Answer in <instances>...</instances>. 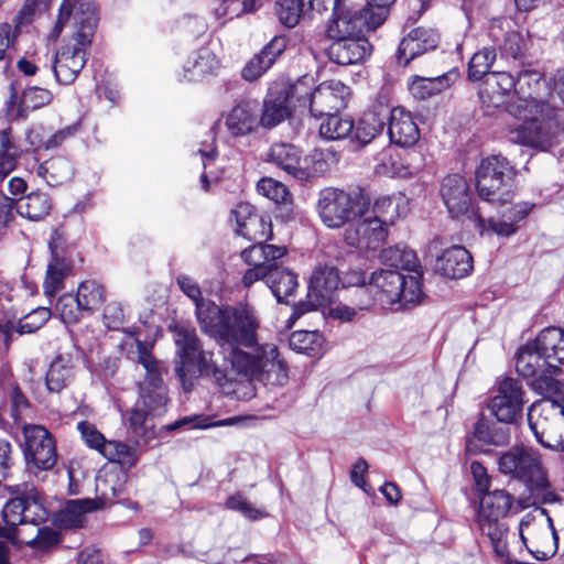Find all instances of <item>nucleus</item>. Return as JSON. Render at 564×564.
Instances as JSON below:
<instances>
[{
	"label": "nucleus",
	"instance_id": "45",
	"mask_svg": "<svg viewBox=\"0 0 564 564\" xmlns=\"http://www.w3.org/2000/svg\"><path fill=\"white\" fill-rule=\"evenodd\" d=\"M384 124V119L377 112L367 111L358 120L357 124H354V139L361 145H366L382 133Z\"/></svg>",
	"mask_w": 564,
	"mask_h": 564
},
{
	"label": "nucleus",
	"instance_id": "11",
	"mask_svg": "<svg viewBox=\"0 0 564 564\" xmlns=\"http://www.w3.org/2000/svg\"><path fill=\"white\" fill-rule=\"evenodd\" d=\"M393 207V200L390 197L378 199L373 206V216L357 217L356 220L345 230V241L357 248L376 249L388 236V212L386 209Z\"/></svg>",
	"mask_w": 564,
	"mask_h": 564
},
{
	"label": "nucleus",
	"instance_id": "59",
	"mask_svg": "<svg viewBox=\"0 0 564 564\" xmlns=\"http://www.w3.org/2000/svg\"><path fill=\"white\" fill-rule=\"evenodd\" d=\"M56 310L65 324H76L82 318L83 312H86L78 297L72 294L62 295L57 301Z\"/></svg>",
	"mask_w": 564,
	"mask_h": 564
},
{
	"label": "nucleus",
	"instance_id": "39",
	"mask_svg": "<svg viewBox=\"0 0 564 564\" xmlns=\"http://www.w3.org/2000/svg\"><path fill=\"white\" fill-rule=\"evenodd\" d=\"M51 198L46 193L36 191L15 202V209L22 217L30 220H41L50 214Z\"/></svg>",
	"mask_w": 564,
	"mask_h": 564
},
{
	"label": "nucleus",
	"instance_id": "30",
	"mask_svg": "<svg viewBox=\"0 0 564 564\" xmlns=\"http://www.w3.org/2000/svg\"><path fill=\"white\" fill-rule=\"evenodd\" d=\"M267 286L279 303L289 304L288 297L294 295L299 288L297 275L290 269L275 264L269 271Z\"/></svg>",
	"mask_w": 564,
	"mask_h": 564
},
{
	"label": "nucleus",
	"instance_id": "55",
	"mask_svg": "<svg viewBox=\"0 0 564 564\" xmlns=\"http://www.w3.org/2000/svg\"><path fill=\"white\" fill-rule=\"evenodd\" d=\"M257 191L262 196L274 202L278 205L288 206L291 204L292 195L286 186L271 177H263L257 184Z\"/></svg>",
	"mask_w": 564,
	"mask_h": 564
},
{
	"label": "nucleus",
	"instance_id": "51",
	"mask_svg": "<svg viewBox=\"0 0 564 564\" xmlns=\"http://www.w3.org/2000/svg\"><path fill=\"white\" fill-rule=\"evenodd\" d=\"M334 158L333 152L314 150L310 155L303 158V176L300 180H308L325 174L329 170V159Z\"/></svg>",
	"mask_w": 564,
	"mask_h": 564
},
{
	"label": "nucleus",
	"instance_id": "31",
	"mask_svg": "<svg viewBox=\"0 0 564 564\" xmlns=\"http://www.w3.org/2000/svg\"><path fill=\"white\" fill-rule=\"evenodd\" d=\"M457 78V73L447 72L434 77L413 76L409 90L416 99H426L447 89Z\"/></svg>",
	"mask_w": 564,
	"mask_h": 564
},
{
	"label": "nucleus",
	"instance_id": "15",
	"mask_svg": "<svg viewBox=\"0 0 564 564\" xmlns=\"http://www.w3.org/2000/svg\"><path fill=\"white\" fill-rule=\"evenodd\" d=\"M523 397L521 383L516 379L506 378L500 382L498 393L490 400L488 408L499 422L513 423L521 416Z\"/></svg>",
	"mask_w": 564,
	"mask_h": 564
},
{
	"label": "nucleus",
	"instance_id": "26",
	"mask_svg": "<svg viewBox=\"0 0 564 564\" xmlns=\"http://www.w3.org/2000/svg\"><path fill=\"white\" fill-rule=\"evenodd\" d=\"M516 369L520 376L533 378L545 372L555 373L558 367L542 356L533 343H529L518 350Z\"/></svg>",
	"mask_w": 564,
	"mask_h": 564
},
{
	"label": "nucleus",
	"instance_id": "7",
	"mask_svg": "<svg viewBox=\"0 0 564 564\" xmlns=\"http://www.w3.org/2000/svg\"><path fill=\"white\" fill-rule=\"evenodd\" d=\"M499 470L523 482L531 492L546 495L550 489L547 474L540 454L525 446H513L499 456Z\"/></svg>",
	"mask_w": 564,
	"mask_h": 564
},
{
	"label": "nucleus",
	"instance_id": "20",
	"mask_svg": "<svg viewBox=\"0 0 564 564\" xmlns=\"http://www.w3.org/2000/svg\"><path fill=\"white\" fill-rule=\"evenodd\" d=\"M440 34L432 28H415L404 36L398 47L399 63L408 65L413 58L437 47Z\"/></svg>",
	"mask_w": 564,
	"mask_h": 564
},
{
	"label": "nucleus",
	"instance_id": "16",
	"mask_svg": "<svg viewBox=\"0 0 564 564\" xmlns=\"http://www.w3.org/2000/svg\"><path fill=\"white\" fill-rule=\"evenodd\" d=\"M350 97V88L340 80L321 83L308 97L311 113L318 118L345 108Z\"/></svg>",
	"mask_w": 564,
	"mask_h": 564
},
{
	"label": "nucleus",
	"instance_id": "41",
	"mask_svg": "<svg viewBox=\"0 0 564 564\" xmlns=\"http://www.w3.org/2000/svg\"><path fill=\"white\" fill-rule=\"evenodd\" d=\"M21 155L11 128L0 130V182H2L15 167Z\"/></svg>",
	"mask_w": 564,
	"mask_h": 564
},
{
	"label": "nucleus",
	"instance_id": "50",
	"mask_svg": "<svg viewBox=\"0 0 564 564\" xmlns=\"http://www.w3.org/2000/svg\"><path fill=\"white\" fill-rule=\"evenodd\" d=\"M76 296L85 311L100 307L105 301V288L95 280H86L79 284Z\"/></svg>",
	"mask_w": 564,
	"mask_h": 564
},
{
	"label": "nucleus",
	"instance_id": "6",
	"mask_svg": "<svg viewBox=\"0 0 564 564\" xmlns=\"http://www.w3.org/2000/svg\"><path fill=\"white\" fill-rule=\"evenodd\" d=\"M516 174L514 166L500 154L482 159L476 170V188L479 197L499 206L511 203Z\"/></svg>",
	"mask_w": 564,
	"mask_h": 564
},
{
	"label": "nucleus",
	"instance_id": "58",
	"mask_svg": "<svg viewBox=\"0 0 564 564\" xmlns=\"http://www.w3.org/2000/svg\"><path fill=\"white\" fill-rule=\"evenodd\" d=\"M323 337L318 332L297 330L290 337V347L306 355L314 354L322 346Z\"/></svg>",
	"mask_w": 564,
	"mask_h": 564
},
{
	"label": "nucleus",
	"instance_id": "47",
	"mask_svg": "<svg viewBox=\"0 0 564 564\" xmlns=\"http://www.w3.org/2000/svg\"><path fill=\"white\" fill-rule=\"evenodd\" d=\"M80 128V123L76 122L70 126H67L63 129H59L55 133H53L51 137H48L45 141H42L40 139V134L35 130H31L26 139L29 143L35 148H43L45 150H52L61 147L64 142L73 138Z\"/></svg>",
	"mask_w": 564,
	"mask_h": 564
},
{
	"label": "nucleus",
	"instance_id": "61",
	"mask_svg": "<svg viewBox=\"0 0 564 564\" xmlns=\"http://www.w3.org/2000/svg\"><path fill=\"white\" fill-rule=\"evenodd\" d=\"M50 185H58L68 181L73 176V165L65 158H55L48 161Z\"/></svg>",
	"mask_w": 564,
	"mask_h": 564
},
{
	"label": "nucleus",
	"instance_id": "18",
	"mask_svg": "<svg viewBox=\"0 0 564 564\" xmlns=\"http://www.w3.org/2000/svg\"><path fill=\"white\" fill-rule=\"evenodd\" d=\"M302 86L303 83L299 82L289 88L270 89L264 99L262 112L259 113L260 126L271 129L286 119L290 113V97L299 96L301 99Z\"/></svg>",
	"mask_w": 564,
	"mask_h": 564
},
{
	"label": "nucleus",
	"instance_id": "19",
	"mask_svg": "<svg viewBox=\"0 0 564 564\" xmlns=\"http://www.w3.org/2000/svg\"><path fill=\"white\" fill-rule=\"evenodd\" d=\"M330 40L326 55L335 64L343 66L360 64L371 54V44L366 37Z\"/></svg>",
	"mask_w": 564,
	"mask_h": 564
},
{
	"label": "nucleus",
	"instance_id": "25",
	"mask_svg": "<svg viewBox=\"0 0 564 564\" xmlns=\"http://www.w3.org/2000/svg\"><path fill=\"white\" fill-rule=\"evenodd\" d=\"M514 88L516 79L510 73L492 72L485 77L478 94L485 106L498 108Z\"/></svg>",
	"mask_w": 564,
	"mask_h": 564
},
{
	"label": "nucleus",
	"instance_id": "14",
	"mask_svg": "<svg viewBox=\"0 0 564 564\" xmlns=\"http://www.w3.org/2000/svg\"><path fill=\"white\" fill-rule=\"evenodd\" d=\"M339 284L340 276L335 267L317 265L310 279L307 301L294 305L293 316L299 318L303 314L329 303Z\"/></svg>",
	"mask_w": 564,
	"mask_h": 564
},
{
	"label": "nucleus",
	"instance_id": "33",
	"mask_svg": "<svg viewBox=\"0 0 564 564\" xmlns=\"http://www.w3.org/2000/svg\"><path fill=\"white\" fill-rule=\"evenodd\" d=\"M269 160L294 178L300 180V176L304 175L302 170L303 158L295 145L273 144L270 149Z\"/></svg>",
	"mask_w": 564,
	"mask_h": 564
},
{
	"label": "nucleus",
	"instance_id": "4",
	"mask_svg": "<svg viewBox=\"0 0 564 564\" xmlns=\"http://www.w3.org/2000/svg\"><path fill=\"white\" fill-rule=\"evenodd\" d=\"M174 341L178 357L175 372L185 392L192 391L200 377L212 379L225 394L235 392L227 370L214 360L213 351L202 349L195 330L176 329Z\"/></svg>",
	"mask_w": 564,
	"mask_h": 564
},
{
	"label": "nucleus",
	"instance_id": "22",
	"mask_svg": "<svg viewBox=\"0 0 564 564\" xmlns=\"http://www.w3.org/2000/svg\"><path fill=\"white\" fill-rule=\"evenodd\" d=\"M473 270V257L469 251L462 246H453L445 249L436 258L435 271L447 279H463Z\"/></svg>",
	"mask_w": 564,
	"mask_h": 564
},
{
	"label": "nucleus",
	"instance_id": "13",
	"mask_svg": "<svg viewBox=\"0 0 564 564\" xmlns=\"http://www.w3.org/2000/svg\"><path fill=\"white\" fill-rule=\"evenodd\" d=\"M441 196L453 218L470 220L478 230L485 229V219L474 208L469 185L463 176H446L441 185Z\"/></svg>",
	"mask_w": 564,
	"mask_h": 564
},
{
	"label": "nucleus",
	"instance_id": "64",
	"mask_svg": "<svg viewBox=\"0 0 564 564\" xmlns=\"http://www.w3.org/2000/svg\"><path fill=\"white\" fill-rule=\"evenodd\" d=\"M395 0H367V6L364 8L366 13L370 15V23L372 25H381L388 17L390 7Z\"/></svg>",
	"mask_w": 564,
	"mask_h": 564
},
{
	"label": "nucleus",
	"instance_id": "21",
	"mask_svg": "<svg viewBox=\"0 0 564 564\" xmlns=\"http://www.w3.org/2000/svg\"><path fill=\"white\" fill-rule=\"evenodd\" d=\"M227 131L232 137H243L253 133L260 127L259 104L243 100L224 115Z\"/></svg>",
	"mask_w": 564,
	"mask_h": 564
},
{
	"label": "nucleus",
	"instance_id": "60",
	"mask_svg": "<svg viewBox=\"0 0 564 564\" xmlns=\"http://www.w3.org/2000/svg\"><path fill=\"white\" fill-rule=\"evenodd\" d=\"M77 430L79 431L83 441L89 448L97 451L99 454L102 453L104 447L107 445L108 441L97 430L95 424L88 421H82L77 424Z\"/></svg>",
	"mask_w": 564,
	"mask_h": 564
},
{
	"label": "nucleus",
	"instance_id": "32",
	"mask_svg": "<svg viewBox=\"0 0 564 564\" xmlns=\"http://www.w3.org/2000/svg\"><path fill=\"white\" fill-rule=\"evenodd\" d=\"M532 343L549 361L564 364V330L562 328L547 327L541 330Z\"/></svg>",
	"mask_w": 564,
	"mask_h": 564
},
{
	"label": "nucleus",
	"instance_id": "34",
	"mask_svg": "<svg viewBox=\"0 0 564 564\" xmlns=\"http://www.w3.org/2000/svg\"><path fill=\"white\" fill-rule=\"evenodd\" d=\"M288 250L283 246L268 245L263 241H254L241 252V258L250 267H274V261L283 258Z\"/></svg>",
	"mask_w": 564,
	"mask_h": 564
},
{
	"label": "nucleus",
	"instance_id": "28",
	"mask_svg": "<svg viewBox=\"0 0 564 564\" xmlns=\"http://www.w3.org/2000/svg\"><path fill=\"white\" fill-rule=\"evenodd\" d=\"M75 378V360L69 355L55 357L45 375V386L51 393H61Z\"/></svg>",
	"mask_w": 564,
	"mask_h": 564
},
{
	"label": "nucleus",
	"instance_id": "24",
	"mask_svg": "<svg viewBox=\"0 0 564 564\" xmlns=\"http://www.w3.org/2000/svg\"><path fill=\"white\" fill-rule=\"evenodd\" d=\"M128 475L120 469H108L96 478V498L91 501L96 510L117 502V499L124 492Z\"/></svg>",
	"mask_w": 564,
	"mask_h": 564
},
{
	"label": "nucleus",
	"instance_id": "48",
	"mask_svg": "<svg viewBox=\"0 0 564 564\" xmlns=\"http://www.w3.org/2000/svg\"><path fill=\"white\" fill-rule=\"evenodd\" d=\"M336 113L324 115L326 119L319 127V134L326 140L344 139L352 132L354 122L348 118H340Z\"/></svg>",
	"mask_w": 564,
	"mask_h": 564
},
{
	"label": "nucleus",
	"instance_id": "27",
	"mask_svg": "<svg viewBox=\"0 0 564 564\" xmlns=\"http://www.w3.org/2000/svg\"><path fill=\"white\" fill-rule=\"evenodd\" d=\"M531 212V205L528 203H518L503 212L499 218H489L485 220V229L479 230L482 235L485 232H492L499 237H510L516 234L517 224L524 219Z\"/></svg>",
	"mask_w": 564,
	"mask_h": 564
},
{
	"label": "nucleus",
	"instance_id": "36",
	"mask_svg": "<svg viewBox=\"0 0 564 564\" xmlns=\"http://www.w3.org/2000/svg\"><path fill=\"white\" fill-rule=\"evenodd\" d=\"M51 317V311L47 307H36L30 313L21 317L15 324L8 321L4 324L0 323V330L6 336L7 341L10 340V335L13 330L19 334H31L40 329Z\"/></svg>",
	"mask_w": 564,
	"mask_h": 564
},
{
	"label": "nucleus",
	"instance_id": "44",
	"mask_svg": "<svg viewBox=\"0 0 564 564\" xmlns=\"http://www.w3.org/2000/svg\"><path fill=\"white\" fill-rule=\"evenodd\" d=\"M150 414L140 403H137L129 416L130 433L139 448L147 446L154 438V431L148 424Z\"/></svg>",
	"mask_w": 564,
	"mask_h": 564
},
{
	"label": "nucleus",
	"instance_id": "2",
	"mask_svg": "<svg viewBox=\"0 0 564 564\" xmlns=\"http://www.w3.org/2000/svg\"><path fill=\"white\" fill-rule=\"evenodd\" d=\"M70 19L74 21L75 33L69 43L56 52L53 63L56 82L62 85L72 84L86 64V53L98 23L94 1L63 0L56 23L58 32Z\"/></svg>",
	"mask_w": 564,
	"mask_h": 564
},
{
	"label": "nucleus",
	"instance_id": "46",
	"mask_svg": "<svg viewBox=\"0 0 564 564\" xmlns=\"http://www.w3.org/2000/svg\"><path fill=\"white\" fill-rule=\"evenodd\" d=\"M53 100V94L48 89L32 86L23 90L17 117L25 118L30 111L37 110L50 105Z\"/></svg>",
	"mask_w": 564,
	"mask_h": 564
},
{
	"label": "nucleus",
	"instance_id": "12",
	"mask_svg": "<svg viewBox=\"0 0 564 564\" xmlns=\"http://www.w3.org/2000/svg\"><path fill=\"white\" fill-rule=\"evenodd\" d=\"M23 441L20 443L25 463L39 470H50L57 463L56 443L51 432L39 424L24 423L21 426Z\"/></svg>",
	"mask_w": 564,
	"mask_h": 564
},
{
	"label": "nucleus",
	"instance_id": "62",
	"mask_svg": "<svg viewBox=\"0 0 564 564\" xmlns=\"http://www.w3.org/2000/svg\"><path fill=\"white\" fill-rule=\"evenodd\" d=\"M176 282L183 293L186 294L195 303V313L197 319L199 310L202 308L203 304H215L214 302L204 300L202 297V291L198 284L192 278L187 275H180L177 276Z\"/></svg>",
	"mask_w": 564,
	"mask_h": 564
},
{
	"label": "nucleus",
	"instance_id": "35",
	"mask_svg": "<svg viewBox=\"0 0 564 564\" xmlns=\"http://www.w3.org/2000/svg\"><path fill=\"white\" fill-rule=\"evenodd\" d=\"M380 259L389 268L388 270L409 271L419 274L420 279L422 278L419 259L412 249L399 246L389 247L381 251Z\"/></svg>",
	"mask_w": 564,
	"mask_h": 564
},
{
	"label": "nucleus",
	"instance_id": "49",
	"mask_svg": "<svg viewBox=\"0 0 564 564\" xmlns=\"http://www.w3.org/2000/svg\"><path fill=\"white\" fill-rule=\"evenodd\" d=\"M101 455L109 462L120 464L122 467H132L138 458V451L122 442L108 441Z\"/></svg>",
	"mask_w": 564,
	"mask_h": 564
},
{
	"label": "nucleus",
	"instance_id": "17",
	"mask_svg": "<svg viewBox=\"0 0 564 564\" xmlns=\"http://www.w3.org/2000/svg\"><path fill=\"white\" fill-rule=\"evenodd\" d=\"M378 26L370 23V15L365 9L343 10L338 4L327 26V35L329 39L365 37V30H376Z\"/></svg>",
	"mask_w": 564,
	"mask_h": 564
},
{
	"label": "nucleus",
	"instance_id": "8",
	"mask_svg": "<svg viewBox=\"0 0 564 564\" xmlns=\"http://www.w3.org/2000/svg\"><path fill=\"white\" fill-rule=\"evenodd\" d=\"M370 289L375 290L377 301L382 305L399 304L401 307L419 304L423 291L419 274L405 276L397 270L381 269L372 272Z\"/></svg>",
	"mask_w": 564,
	"mask_h": 564
},
{
	"label": "nucleus",
	"instance_id": "37",
	"mask_svg": "<svg viewBox=\"0 0 564 564\" xmlns=\"http://www.w3.org/2000/svg\"><path fill=\"white\" fill-rule=\"evenodd\" d=\"M167 401V390L163 380L140 383V400L138 403L152 415L164 413Z\"/></svg>",
	"mask_w": 564,
	"mask_h": 564
},
{
	"label": "nucleus",
	"instance_id": "57",
	"mask_svg": "<svg viewBox=\"0 0 564 564\" xmlns=\"http://www.w3.org/2000/svg\"><path fill=\"white\" fill-rule=\"evenodd\" d=\"M544 86L541 73L532 69L523 70L516 80V98H538L533 94L538 93Z\"/></svg>",
	"mask_w": 564,
	"mask_h": 564
},
{
	"label": "nucleus",
	"instance_id": "23",
	"mask_svg": "<svg viewBox=\"0 0 564 564\" xmlns=\"http://www.w3.org/2000/svg\"><path fill=\"white\" fill-rule=\"evenodd\" d=\"M388 133L390 141L399 147L410 148L420 140V129L411 112L395 107L390 112Z\"/></svg>",
	"mask_w": 564,
	"mask_h": 564
},
{
	"label": "nucleus",
	"instance_id": "52",
	"mask_svg": "<svg viewBox=\"0 0 564 564\" xmlns=\"http://www.w3.org/2000/svg\"><path fill=\"white\" fill-rule=\"evenodd\" d=\"M496 59L495 48L484 47L477 51L468 63V78L477 82L489 75V69Z\"/></svg>",
	"mask_w": 564,
	"mask_h": 564
},
{
	"label": "nucleus",
	"instance_id": "40",
	"mask_svg": "<svg viewBox=\"0 0 564 564\" xmlns=\"http://www.w3.org/2000/svg\"><path fill=\"white\" fill-rule=\"evenodd\" d=\"M97 511L90 498L69 500L58 513L57 522L65 529L80 528L86 520V513Z\"/></svg>",
	"mask_w": 564,
	"mask_h": 564
},
{
	"label": "nucleus",
	"instance_id": "53",
	"mask_svg": "<svg viewBox=\"0 0 564 564\" xmlns=\"http://www.w3.org/2000/svg\"><path fill=\"white\" fill-rule=\"evenodd\" d=\"M238 235L250 241H265L272 236L271 221L267 217L257 214L247 224H242Z\"/></svg>",
	"mask_w": 564,
	"mask_h": 564
},
{
	"label": "nucleus",
	"instance_id": "5",
	"mask_svg": "<svg viewBox=\"0 0 564 564\" xmlns=\"http://www.w3.org/2000/svg\"><path fill=\"white\" fill-rule=\"evenodd\" d=\"M508 111L523 120V123L510 130L512 142L543 152L556 144L552 108L541 98L521 97L518 100H511Z\"/></svg>",
	"mask_w": 564,
	"mask_h": 564
},
{
	"label": "nucleus",
	"instance_id": "29",
	"mask_svg": "<svg viewBox=\"0 0 564 564\" xmlns=\"http://www.w3.org/2000/svg\"><path fill=\"white\" fill-rule=\"evenodd\" d=\"M512 506V496L505 490L486 492L480 498L477 522L502 521Z\"/></svg>",
	"mask_w": 564,
	"mask_h": 564
},
{
	"label": "nucleus",
	"instance_id": "54",
	"mask_svg": "<svg viewBox=\"0 0 564 564\" xmlns=\"http://www.w3.org/2000/svg\"><path fill=\"white\" fill-rule=\"evenodd\" d=\"M69 273V267L59 259H54L48 264L46 270V276L43 284L44 294L47 296H54L59 290L64 288V279Z\"/></svg>",
	"mask_w": 564,
	"mask_h": 564
},
{
	"label": "nucleus",
	"instance_id": "63",
	"mask_svg": "<svg viewBox=\"0 0 564 564\" xmlns=\"http://www.w3.org/2000/svg\"><path fill=\"white\" fill-rule=\"evenodd\" d=\"M226 507L228 509L242 513L246 518L250 520H258L265 516V512L261 511L260 509H257L240 494L229 497L226 501Z\"/></svg>",
	"mask_w": 564,
	"mask_h": 564
},
{
	"label": "nucleus",
	"instance_id": "56",
	"mask_svg": "<svg viewBox=\"0 0 564 564\" xmlns=\"http://www.w3.org/2000/svg\"><path fill=\"white\" fill-rule=\"evenodd\" d=\"M302 3V0H278L275 12L279 21L288 28H294L307 13Z\"/></svg>",
	"mask_w": 564,
	"mask_h": 564
},
{
	"label": "nucleus",
	"instance_id": "1",
	"mask_svg": "<svg viewBox=\"0 0 564 564\" xmlns=\"http://www.w3.org/2000/svg\"><path fill=\"white\" fill-rule=\"evenodd\" d=\"M260 317L247 303L218 306L203 304L198 313L200 329L220 347L228 346L225 357L231 369L249 382L283 387L289 381L288 366L272 343H258Z\"/></svg>",
	"mask_w": 564,
	"mask_h": 564
},
{
	"label": "nucleus",
	"instance_id": "9",
	"mask_svg": "<svg viewBox=\"0 0 564 564\" xmlns=\"http://www.w3.org/2000/svg\"><path fill=\"white\" fill-rule=\"evenodd\" d=\"M528 423L542 446L564 451V404L553 399L533 402L528 412Z\"/></svg>",
	"mask_w": 564,
	"mask_h": 564
},
{
	"label": "nucleus",
	"instance_id": "42",
	"mask_svg": "<svg viewBox=\"0 0 564 564\" xmlns=\"http://www.w3.org/2000/svg\"><path fill=\"white\" fill-rule=\"evenodd\" d=\"M135 346V361L145 370V377L142 382H158L159 380H163V375L166 372V367L161 360L153 356L152 345L137 339Z\"/></svg>",
	"mask_w": 564,
	"mask_h": 564
},
{
	"label": "nucleus",
	"instance_id": "10",
	"mask_svg": "<svg viewBox=\"0 0 564 564\" xmlns=\"http://www.w3.org/2000/svg\"><path fill=\"white\" fill-rule=\"evenodd\" d=\"M369 202L360 194L338 188H324L319 193L317 210L324 225L340 228L368 213Z\"/></svg>",
	"mask_w": 564,
	"mask_h": 564
},
{
	"label": "nucleus",
	"instance_id": "43",
	"mask_svg": "<svg viewBox=\"0 0 564 564\" xmlns=\"http://www.w3.org/2000/svg\"><path fill=\"white\" fill-rule=\"evenodd\" d=\"M218 65V59L208 48H200L184 65V77L196 80L213 73Z\"/></svg>",
	"mask_w": 564,
	"mask_h": 564
},
{
	"label": "nucleus",
	"instance_id": "3",
	"mask_svg": "<svg viewBox=\"0 0 564 564\" xmlns=\"http://www.w3.org/2000/svg\"><path fill=\"white\" fill-rule=\"evenodd\" d=\"M47 516L40 491L32 485H25L23 491L10 499L2 509L6 527L0 525V536L14 545L24 543L31 547L48 549L59 542V534L54 529L39 528L35 536L30 540H26L22 530L18 529V525L26 523L37 527L47 519Z\"/></svg>",
	"mask_w": 564,
	"mask_h": 564
},
{
	"label": "nucleus",
	"instance_id": "38",
	"mask_svg": "<svg viewBox=\"0 0 564 564\" xmlns=\"http://www.w3.org/2000/svg\"><path fill=\"white\" fill-rule=\"evenodd\" d=\"M480 532L487 535L497 557L510 564L509 528L503 521L477 522Z\"/></svg>",
	"mask_w": 564,
	"mask_h": 564
}]
</instances>
